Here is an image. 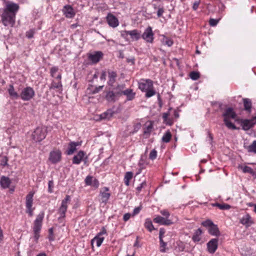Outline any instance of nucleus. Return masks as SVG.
<instances>
[{
	"label": "nucleus",
	"instance_id": "7c9ffc66",
	"mask_svg": "<svg viewBox=\"0 0 256 256\" xmlns=\"http://www.w3.org/2000/svg\"><path fill=\"white\" fill-rule=\"evenodd\" d=\"M153 129V124L150 122L148 125L146 124V127L144 128V135L146 136V138H148Z\"/></svg>",
	"mask_w": 256,
	"mask_h": 256
},
{
	"label": "nucleus",
	"instance_id": "c03bdc74",
	"mask_svg": "<svg viewBox=\"0 0 256 256\" xmlns=\"http://www.w3.org/2000/svg\"><path fill=\"white\" fill-rule=\"evenodd\" d=\"M190 77L192 80H196L200 78V74L198 72L193 71L190 73Z\"/></svg>",
	"mask_w": 256,
	"mask_h": 256
},
{
	"label": "nucleus",
	"instance_id": "c9c22d12",
	"mask_svg": "<svg viewBox=\"0 0 256 256\" xmlns=\"http://www.w3.org/2000/svg\"><path fill=\"white\" fill-rule=\"evenodd\" d=\"M144 226L150 232L154 230V226L152 224V222L150 218H146L144 222Z\"/></svg>",
	"mask_w": 256,
	"mask_h": 256
},
{
	"label": "nucleus",
	"instance_id": "79ce46f5",
	"mask_svg": "<svg viewBox=\"0 0 256 256\" xmlns=\"http://www.w3.org/2000/svg\"><path fill=\"white\" fill-rule=\"evenodd\" d=\"M214 206H216L220 210H229L231 208V206L227 204H220L218 203H216Z\"/></svg>",
	"mask_w": 256,
	"mask_h": 256
},
{
	"label": "nucleus",
	"instance_id": "680f3d73",
	"mask_svg": "<svg viewBox=\"0 0 256 256\" xmlns=\"http://www.w3.org/2000/svg\"><path fill=\"white\" fill-rule=\"evenodd\" d=\"M164 12V9L163 7L159 8L157 12V16L158 18H160L162 16Z\"/></svg>",
	"mask_w": 256,
	"mask_h": 256
},
{
	"label": "nucleus",
	"instance_id": "13d9d810",
	"mask_svg": "<svg viewBox=\"0 0 256 256\" xmlns=\"http://www.w3.org/2000/svg\"><path fill=\"white\" fill-rule=\"evenodd\" d=\"M1 165L2 166H6L8 165V158L6 156H4L2 160H1Z\"/></svg>",
	"mask_w": 256,
	"mask_h": 256
},
{
	"label": "nucleus",
	"instance_id": "6e6d98bb",
	"mask_svg": "<svg viewBox=\"0 0 256 256\" xmlns=\"http://www.w3.org/2000/svg\"><path fill=\"white\" fill-rule=\"evenodd\" d=\"M210 24V26H216L218 23V20L214 18H210L209 21Z\"/></svg>",
	"mask_w": 256,
	"mask_h": 256
},
{
	"label": "nucleus",
	"instance_id": "f3484780",
	"mask_svg": "<svg viewBox=\"0 0 256 256\" xmlns=\"http://www.w3.org/2000/svg\"><path fill=\"white\" fill-rule=\"evenodd\" d=\"M218 240L217 238H212L207 243L208 251L210 254L215 252L218 248Z\"/></svg>",
	"mask_w": 256,
	"mask_h": 256
},
{
	"label": "nucleus",
	"instance_id": "9b49d317",
	"mask_svg": "<svg viewBox=\"0 0 256 256\" xmlns=\"http://www.w3.org/2000/svg\"><path fill=\"white\" fill-rule=\"evenodd\" d=\"M153 81L150 79H142L138 82V88L142 92L153 87Z\"/></svg>",
	"mask_w": 256,
	"mask_h": 256
},
{
	"label": "nucleus",
	"instance_id": "3c124183",
	"mask_svg": "<svg viewBox=\"0 0 256 256\" xmlns=\"http://www.w3.org/2000/svg\"><path fill=\"white\" fill-rule=\"evenodd\" d=\"M146 186V181L142 182L140 185L136 188V190L138 192H140L142 188L145 187Z\"/></svg>",
	"mask_w": 256,
	"mask_h": 256
},
{
	"label": "nucleus",
	"instance_id": "0e129e2a",
	"mask_svg": "<svg viewBox=\"0 0 256 256\" xmlns=\"http://www.w3.org/2000/svg\"><path fill=\"white\" fill-rule=\"evenodd\" d=\"M131 216H132V214H130V213H126V214H125L124 215V216H123V220L124 222L128 221L130 218Z\"/></svg>",
	"mask_w": 256,
	"mask_h": 256
},
{
	"label": "nucleus",
	"instance_id": "2f4dec72",
	"mask_svg": "<svg viewBox=\"0 0 256 256\" xmlns=\"http://www.w3.org/2000/svg\"><path fill=\"white\" fill-rule=\"evenodd\" d=\"M202 234V230L198 228L194 232L192 240L194 242H198L201 240L200 236Z\"/></svg>",
	"mask_w": 256,
	"mask_h": 256
},
{
	"label": "nucleus",
	"instance_id": "a18cd8bd",
	"mask_svg": "<svg viewBox=\"0 0 256 256\" xmlns=\"http://www.w3.org/2000/svg\"><path fill=\"white\" fill-rule=\"evenodd\" d=\"M104 237H100V236H96L94 239H93L92 240V242L94 241V240H96V246L99 247L101 246L102 242L104 241Z\"/></svg>",
	"mask_w": 256,
	"mask_h": 256
},
{
	"label": "nucleus",
	"instance_id": "864d4df0",
	"mask_svg": "<svg viewBox=\"0 0 256 256\" xmlns=\"http://www.w3.org/2000/svg\"><path fill=\"white\" fill-rule=\"evenodd\" d=\"M49 236L48 239L50 241H53L54 240L53 228H51L48 230Z\"/></svg>",
	"mask_w": 256,
	"mask_h": 256
},
{
	"label": "nucleus",
	"instance_id": "e2e57ef3",
	"mask_svg": "<svg viewBox=\"0 0 256 256\" xmlns=\"http://www.w3.org/2000/svg\"><path fill=\"white\" fill-rule=\"evenodd\" d=\"M48 191L49 192L52 193V188L54 186V182L52 180H50L48 182Z\"/></svg>",
	"mask_w": 256,
	"mask_h": 256
},
{
	"label": "nucleus",
	"instance_id": "69168bd1",
	"mask_svg": "<svg viewBox=\"0 0 256 256\" xmlns=\"http://www.w3.org/2000/svg\"><path fill=\"white\" fill-rule=\"evenodd\" d=\"M165 230L164 228H160V232H159V238H163V236H164V234H165Z\"/></svg>",
	"mask_w": 256,
	"mask_h": 256
},
{
	"label": "nucleus",
	"instance_id": "a211bd4d",
	"mask_svg": "<svg viewBox=\"0 0 256 256\" xmlns=\"http://www.w3.org/2000/svg\"><path fill=\"white\" fill-rule=\"evenodd\" d=\"M153 221L155 223L164 226H170L174 224L172 220L162 217L160 216H157L154 218Z\"/></svg>",
	"mask_w": 256,
	"mask_h": 256
},
{
	"label": "nucleus",
	"instance_id": "ddd939ff",
	"mask_svg": "<svg viewBox=\"0 0 256 256\" xmlns=\"http://www.w3.org/2000/svg\"><path fill=\"white\" fill-rule=\"evenodd\" d=\"M109 188L108 187H104L100 190L99 194L100 200L101 202L106 204L110 196V194L108 192Z\"/></svg>",
	"mask_w": 256,
	"mask_h": 256
},
{
	"label": "nucleus",
	"instance_id": "7ed1b4c3",
	"mask_svg": "<svg viewBox=\"0 0 256 256\" xmlns=\"http://www.w3.org/2000/svg\"><path fill=\"white\" fill-rule=\"evenodd\" d=\"M46 129L43 127H38L32 134V139L36 142H40L45 138L46 136Z\"/></svg>",
	"mask_w": 256,
	"mask_h": 256
},
{
	"label": "nucleus",
	"instance_id": "423d86ee",
	"mask_svg": "<svg viewBox=\"0 0 256 256\" xmlns=\"http://www.w3.org/2000/svg\"><path fill=\"white\" fill-rule=\"evenodd\" d=\"M35 95V92L34 89L27 86L24 88L20 94V98L24 101H28L34 98Z\"/></svg>",
	"mask_w": 256,
	"mask_h": 256
},
{
	"label": "nucleus",
	"instance_id": "4468645a",
	"mask_svg": "<svg viewBox=\"0 0 256 256\" xmlns=\"http://www.w3.org/2000/svg\"><path fill=\"white\" fill-rule=\"evenodd\" d=\"M256 124V117L248 120H244L241 122V125L242 129L244 130H248L252 128Z\"/></svg>",
	"mask_w": 256,
	"mask_h": 256
},
{
	"label": "nucleus",
	"instance_id": "bf43d9fd",
	"mask_svg": "<svg viewBox=\"0 0 256 256\" xmlns=\"http://www.w3.org/2000/svg\"><path fill=\"white\" fill-rule=\"evenodd\" d=\"M104 86H99L98 87H96L94 88L92 90V94H96L98 93L102 88H103Z\"/></svg>",
	"mask_w": 256,
	"mask_h": 256
},
{
	"label": "nucleus",
	"instance_id": "ea45409f",
	"mask_svg": "<svg viewBox=\"0 0 256 256\" xmlns=\"http://www.w3.org/2000/svg\"><path fill=\"white\" fill-rule=\"evenodd\" d=\"M224 124L228 128L232 130H237L238 128L232 122H230L229 120H224Z\"/></svg>",
	"mask_w": 256,
	"mask_h": 256
},
{
	"label": "nucleus",
	"instance_id": "4c0bfd02",
	"mask_svg": "<svg viewBox=\"0 0 256 256\" xmlns=\"http://www.w3.org/2000/svg\"><path fill=\"white\" fill-rule=\"evenodd\" d=\"M240 168L242 170L244 173H249L252 176L255 175V172L250 166H241Z\"/></svg>",
	"mask_w": 256,
	"mask_h": 256
},
{
	"label": "nucleus",
	"instance_id": "cd10ccee",
	"mask_svg": "<svg viewBox=\"0 0 256 256\" xmlns=\"http://www.w3.org/2000/svg\"><path fill=\"white\" fill-rule=\"evenodd\" d=\"M208 232L211 235L216 236H220V234L217 225L214 224L208 228Z\"/></svg>",
	"mask_w": 256,
	"mask_h": 256
},
{
	"label": "nucleus",
	"instance_id": "6ab92c4d",
	"mask_svg": "<svg viewBox=\"0 0 256 256\" xmlns=\"http://www.w3.org/2000/svg\"><path fill=\"white\" fill-rule=\"evenodd\" d=\"M82 144V142H70L68 144V148L66 153L68 155H72L76 150V147Z\"/></svg>",
	"mask_w": 256,
	"mask_h": 256
},
{
	"label": "nucleus",
	"instance_id": "603ef678",
	"mask_svg": "<svg viewBox=\"0 0 256 256\" xmlns=\"http://www.w3.org/2000/svg\"><path fill=\"white\" fill-rule=\"evenodd\" d=\"M142 208V206H141L135 208L133 210L132 214V216H134L138 214L140 212Z\"/></svg>",
	"mask_w": 256,
	"mask_h": 256
},
{
	"label": "nucleus",
	"instance_id": "f8f14e48",
	"mask_svg": "<svg viewBox=\"0 0 256 256\" xmlns=\"http://www.w3.org/2000/svg\"><path fill=\"white\" fill-rule=\"evenodd\" d=\"M62 158V152L60 150H54L50 152L49 160L53 164L60 162Z\"/></svg>",
	"mask_w": 256,
	"mask_h": 256
},
{
	"label": "nucleus",
	"instance_id": "338daca9",
	"mask_svg": "<svg viewBox=\"0 0 256 256\" xmlns=\"http://www.w3.org/2000/svg\"><path fill=\"white\" fill-rule=\"evenodd\" d=\"M106 234V229L104 227H102V230H100V231L98 234L96 236H101L103 234Z\"/></svg>",
	"mask_w": 256,
	"mask_h": 256
},
{
	"label": "nucleus",
	"instance_id": "09e8293b",
	"mask_svg": "<svg viewBox=\"0 0 256 256\" xmlns=\"http://www.w3.org/2000/svg\"><path fill=\"white\" fill-rule=\"evenodd\" d=\"M58 66H52L50 68V76L54 78L55 76V74L58 71Z\"/></svg>",
	"mask_w": 256,
	"mask_h": 256
},
{
	"label": "nucleus",
	"instance_id": "c756f323",
	"mask_svg": "<svg viewBox=\"0 0 256 256\" xmlns=\"http://www.w3.org/2000/svg\"><path fill=\"white\" fill-rule=\"evenodd\" d=\"M114 114V110L111 109L108 110L100 115V118L101 120L110 119L113 116Z\"/></svg>",
	"mask_w": 256,
	"mask_h": 256
},
{
	"label": "nucleus",
	"instance_id": "37998d69",
	"mask_svg": "<svg viewBox=\"0 0 256 256\" xmlns=\"http://www.w3.org/2000/svg\"><path fill=\"white\" fill-rule=\"evenodd\" d=\"M160 252H166V247L167 246L166 242H165L163 238H160Z\"/></svg>",
	"mask_w": 256,
	"mask_h": 256
},
{
	"label": "nucleus",
	"instance_id": "412c9836",
	"mask_svg": "<svg viewBox=\"0 0 256 256\" xmlns=\"http://www.w3.org/2000/svg\"><path fill=\"white\" fill-rule=\"evenodd\" d=\"M222 116L224 117V120L234 119L236 118V114L232 108H228L225 110Z\"/></svg>",
	"mask_w": 256,
	"mask_h": 256
},
{
	"label": "nucleus",
	"instance_id": "052dcab7",
	"mask_svg": "<svg viewBox=\"0 0 256 256\" xmlns=\"http://www.w3.org/2000/svg\"><path fill=\"white\" fill-rule=\"evenodd\" d=\"M34 34V32L33 30H30L26 32V36L28 38H33Z\"/></svg>",
	"mask_w": 256,
	"mask_h": 256
},
{
	"label": "nucleus",
	"instance_id": "72a5a7b5",
	"mask_svg": "<svg viewBox=\"0 0 256 256\" xmlns=\"http://www.w3.org/2000/svg\"><path fill=\"white\" fill-rule=\"evenodd\" d=\"M133 172H128L126 173L124 182L126 186H128L130 185V181L132 178Z\"/></svg>",
	"mask_w": 256,
	"mask_h": 256
},
{
	"label": "nucleus",
	"instance_id": "6e6552de",
	"mask_svg": "<svg viewBox=\"0 0 256 256\" xmlns=\"http://www.w3.org/2000/svg\"><path fill=\"white\" fill-rule=\"evenodd\" d=\"M120 96L124 95L126 97V100H132L136 97V92H134L132 89H126V85L124 84H120Z\"/></svg>",
	"mask_w": 256,
	"mask_h": 256
},
{
	"label": "nucleus",
	"instance_id": "1a4fd4ad",
	"mask_svg": "<svg viewBox=\"0 0 256 256\" xmlns=\"http://www.w3.org/2000/svg\"><path fill=\"white\" fill-rule=\"evenodd\" d=\"M19 8L20 7L18 4L8 1L6 2L4 12H7V13L10 14H14V16H16Z\"/></svg>",
	"mask_w": 256,
	"mask_h": 256
},
{
	"label": "nucleus",
	"instance_id": "c85d7f7f",
	"mask_svg": "<svg viewBox=\"0 0 256 256\" xmlns=\"http://www.w3.org/2000/svg\"><path fill=\"white\" fill-rule=\"evenodd\" d=\"M62 85L61 80H58V82L53 80L50 86V89L52 90L57 88L58 90L62 92Z\"/></svg>",
	"mask_w": 256,
	"mask_h": 256
},
{
	"label": "nucleus",
	"instance_id": "4be33fe9",
	"mask_svg": "<svg viewBox=\"0 0 256 256\" xmlns=\"http://www.w3.org/2000/svg\"><path fill=\"white\" fill-rule=\"evenodd\" d=\"M86 156V152L83 150H80L76 155L74 156L72 162L73 164H79L82 162L84 156Z\"/></svg>",
	"mask_w": 256,
	"mask_h": 256
},
{
	"label": "nucleus",
	"instance_id": "8fccbe9b",
	"mask_svg": "<svg viewBox=\"0 0 256 256\" xmlns=\"http://www.w3.org/2000/svg\"><path fill=\"white\" fill-rule=\"evenodd\" d=\"M92 176H88L86 177L85 179L86 184L88 186H92Z\"/></svg>",
	"mask_w": 256,
	"mask_h": 256
},
{
	"label": "nucleus",
	"instance_id": "de8ad7c7",
	"mask_svg": "<svg viewBox=\"0 0 256 256\" xmlns=\"http://www.w3.org/2000/svg\"><path fill=\"white\" fill-rule=\"evenodd\" d=\"M157 156V152L155 149L152 150L150 154H149V158L154 160L156 158Z\"/></svg>",
	"mask_w": 256,
	"mask_h": 256
},
{
	"label": "nucleus",
	"instance_id": "58836bf2",
	"mask_svg": "<svg viewBox=\"0 0 256 256\" xmlns=\"http://www.w3.org/2000/svg\"><path fill=\"white\" fill-rule=\"evenodd\" d=\"M144 92H146L145 97L146 98H150L156 94V91L154 90V86Z\"/></svg>",
	"mask_w": 256,
	"mask_h": 256
},
{
	"label": "nucleus",
	"instance_id": "5fc2aeb1",
	"mask_svg": "<svg viewBox=\"0 0 256 256\" xmlns=\"http://www.w3.org/2000/svg\"><path fill=\"white\" fill-rule=\"evenodd\" d=\"M141 128V124L140 122L136 123L134 126L133 134L137 132Z\"/></svg>",
	"mask_w": 256,
	"mask_h": 256
},
{
	"label": "nucleus",
	"instance_id": "dca6fc26",
	"mask_svg": "<svg viewBox=\"0 0 256 256\" xmlns=\"http://www.w3.org/2000/svg\"><path fill=\"white\" fill-rule=\"evenodd\" d=\"M102 56L103 53L102 52L96 51L93 53L90 54L88 56V58L92 63L96 64L100 60Z\"/></svg>",
	"mask_w": 256,
	"mask_h": 256
},
{
	"label": "nucleus",
	"instance_id": "5701e85b",
	"mask_svg": "<svg viewBox=\"0 0 256 256\" xmlns=\"http://www.w3.org/2000/svg\"><path fill=\"white\" fill-rule=\"evenodd\" d=\"M106 20L110 26L116 28L118 25V18L112 14H108L106 17Z\"/></svg>",
	"mask_w": 256,
	"mask_h": 256
},
{
	"label": "nucleus",
	"instance_id": "b1692460",
	"mask_svg": "<svg viewBox=\"0 0 256 256\" xmlns=\"http://www.w3.org/2000/svg\"><path fill=\"white\" fill-rule=\"evenodd\" d=\"M11 182V180L9 178L4 176H1L0 180V185L2 188L4 189L8 188Z\"/></svg>",
	"mask_w": 256,
	"mask_h": 256
},
{
	"label": "nucleus",
	"instance_id": "4d7b16f0",
	"mask_svg": "<svg viewBox=\"0 0 256 256\" xmlns=\"http://www.w3.org/2000/svg\"><path fill=\"white\" fill-rule=\"evenodd\" d=\"M160 213L162 216H165V218H168L170 216V212H168V210H160Z\"/></svg>",
	"mask_w": 256,
	"mask_h": 256
},
{
	"label": "nucleus",
	"instance_id": "a878e982",
	"mask_svg": "<svg viewBox=\"0 0 256 256\" xmlns=\"http://www.w3.org/2000/svg\"><path fill=\"white\" fill-rule=\"evenodd\" d=\"M8 92L10 97L12 99H18L20 98V94L15 91L14 86L12 84L9 85Z\"/></svg>",
	"mask_w": 256,
	"mask_h": 256
},
{
	"label": "nucleus",
	"instance_id": "f704fd0d",
	"mask_svg": "<svg viewBox=\"0 0 256 256\" xmlns=\"http://www.w3.org/2000/svg\"><path fill=\"white\" fill-rule=\"evenodd\" d=\"M244 109L249 112L251 110L252 108V102L251 100L248 98H244Z\"/></svg>",
	"mask_w": 256,
	"mask_h": 256
},
{
	"label": "nucleus",
	"instance_id": "473e14b6",
	"mask_svg": "<svg viewBox=\"0 0 256 256\" xmlns=\"http://www.w3.org/2000/svg\"><path fill=\"white\" fill-rule=\"evenodd\" d=\"M244 148L248 152L256 154V140H254L250 145L244 146Z\"/></svg>",
	"mask_w": 256,
	"mask_h": 256
},
{
	"label": "nucleus",
	"instance_id": "0eeeda50",
	"mask_svg": "<svg viewBox=\"0 0 256 256\" xmlns=\"http://www.w3.org/2000/svg\"><path fill=\"white\" fill-rule=\"evenodd\" d=\"M34 194V192H30L27 194L26 198V212L28 214V216L30 217L33 216V211L34 209V208H32Z\"/></svg>",
	"mask_w": 256,
	"mask_h": 256
},
{
	"label": "nucleus",
	"instance_id": "20e7f679",
	"mask_svg": "<svg viewBox=\"0 0 256 256\" xmlns=\"http://www.w3.org/2000/svg\"><path fill=\"white\" fill-rule=\"evenodd\" d=\"M70 201V197L66 195L65 198L62 200L61 206L58 209V214L60 215L58 218V220L63 219L66 217V212L68 208V204Z\"/></svg>",
	"mask_w": 256,
	"mask_h": 256
},
{
	"label": "nucleus",
	"instance_id": "a19ab883",
	"mask_svg": "<svg viewBox=\"0 0 256 256\" xmlns=\"http://www.w3.org/2000/svg\"><path fill=\"white\" fill-rule=\"evenodd\" d=\"M162 42V43L163 44L166 45L168 46H171L173 44V43H174L173 41L171 39H170L165 36H164V38H163Z\"/></svg>",
	"mask_w": 256,
	"mask_h": 256
},
{
	"label": "nucleus",
	"instance_id": "f257e3e1",
	"mask_svg": "<svg viewBox=\"0 0 256 256\" xmlns=\"http://www.w3.org/2000/svg\"><path fill=\"white\" fill-rule=\"evenodd\" d=\"M120 97V86L118 84L116 86L106 91L105 98L110 103H114L118 100Z\"/></svg>",
	"mask_w": 256,
	"mask_h": 256
},
{
	"label": "nucleus",
	"instance_id": "49530a36",
	"mask_svg": "<svg viewBox=\"0 0 256 256\" xmlns=\"http://www.w3.org/2000/svg\"><path fill=\"white\" fill-rule=\"evenodd\" d=\"M202 224L204 227L210 228L213 224L214 222L210 220H207L202 223Z\"/></svg>",
	"mask_w": 256,
	"mask_h": 256
},
{
	"label": "nucleus",
	"instance_id": "2eb2a0df",
	"mask_svg": "<svg viewBox=\"0 0 256 256\" xmlns=\"http://www.w3.org/2000/svg\"><path fill=\"white\" fill-rule=\"evenodd\" d=\"M128 35H130L132 39L136 40H138L140 38V34L137 30H124L121 32V36L123 38H126Z\"/></svg>",
	"mask_w": 256,
	"mask_h": 256
},
{
	"label": "nucleus",
	"instance_id": "aec40b11",
	"mask_svg": "<svg viewBox=\"0 0 256 256\" xmlns=\"http://www.w3.org/2000/svg\"><path fill=\"white\" fill-rule=\"evenodd\" d=\"M62 12L65 16L69 18H74L76 14L73 8L70 5L64 6Z\"/></svg>",
	"mask_w": 256,
	"mask_h": 256
},
{
	"label": "nucleus",
	"instance_id": "393cba45",
	"mask_svg": "<svg viewBox=\"0 0 256 256\" xmlns=\"http://www.w3.org/2000/svg\"><path fill=\"white\" fill-rule=\"evenodd\" d=\"M240 222L246 226H249L253 224V221L252 220L250 215L249 214H246L240 220Z\"/></svg>",
	"mask_w": 256,
	"mask_h": 256
},
{
	"label": "nucleus",
	"instance_id": "e433bc0d",
	"mask_svg": "<svg viewBox=\"0 0 256 256\" xmlns=\"http://www.w3.org/2000/svg\"><path fill=\"white\" fill-rule=\"evenodd\" d=\"M171 138V132L169 130H168L164 134L163 136L162 137V140L164 142L168 143L170 141Z\"/></svg>",
	"mask_w": 256,
	"mask_h": 256
},
{
	"label": "nucleus",
	"instance_id": "f03ea898",
	"mask_svg": "<svg viewBox=\"0 0 256 256\" xmlns=\"http://www.w3.org/2000/svg\"><path fill=\"white\" fill-rule=\"evenodd\" d=\"M44 218V212H42L37 216L36 219L34 221L33 230L34 232V238L36 242L40 236V233L42 228Z\"/></svg>",
	"mask_w": 256,
	"mask_h": 256
},
{
	"label": "nucleus",
	"instance_id": "39448f33",
	"mask_svg": "<svg viewBox=\"0 0 256 256\" xmlns=\"http://www.w3.org/2000/svg\"><path fill=\"white\" fill-rule=\"evenodd\" d=\"M2 22L4 26L12 27L15 24L16 16L14 14H10L7 12H3L2 16Z\"/></svg>",
	"mask_w": 256,
	"mask_h": 256
},
{
	"label": "nucleus",
	"instance_id": "9d476101",
	"mask_svg": "<svg viewBox=\"0 0 256 256\" xmlns=\"http://www.w3.org/2000/svg\"><path fill=\"white\" fill-rule=\"evenodd\" d=\"M142 38L147 42L152 44L154 40V34L151 26H148L142 35Z\"/></svg>",
	"mask_w": 256,
	"mask_h": 256
},
{
	"label": "nucleus",
	"instance_id": "774afa93",
	"mask_svg": "<svg viewBox=\"0 0 256 256\" xmlns=\"http://www.w3.org/2000/svg\"><path fill=\"white\" fill-rule=\"evenodd\" d=\"M95 188H98L99 186V182L96 179H94L92 180V185Z\"/></svg>",
	"mask_w": 256,
	"mask_h": 256
},
{
	"label": "nucleus",
	"instance_id": "bb28decb",
	"mask_svg": "<svg viewBox=\"0 0 256 256\" xmlns=\"http://www.w3.org/2000/svg\"><path fill=\"white\" fill-rule=\"evenodd\" d=\"M108 84L110 86H112L116 82V78L117 77L116 72L114 71H108Z\"/></svg>",
	"mask_w": 256,
	"mask_h": 256
}]
</instances>
